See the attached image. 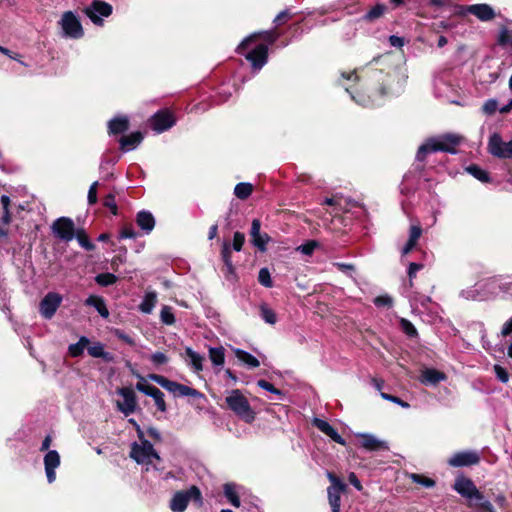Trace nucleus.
Masks as SVG:
<instances>
[{
    "label": "nucleus",
    "mask_w": 512,
    "mask_h": 512,
    "mask_svg": "<svg viewBox=\"0 0 512 512\" xmlns=\"http://www.w3.org/2000/svg\"><path fill=\"white\" fill-rule=\"evenodd\" d=\"M445 379L446 376L444 373L431 368L424 369L420 376L421 383L425 385H436Z\"/></svg>",
    "instance_id": "4be33fe9"
},
{
    "label": "nucleus",
    "mask_w": 512,
    "mask_h": 512,
    "mask_svg": "<svg viewBox=\"0 0 512 512\" xmlns=\"http://www.w3.org/2000/svg\"><path fill=\"white\" fill-rule=\"evenodd\" d=\"M137 435L140 442L132 444L130 457L138 464H149L153 459L159 460L158 453L153 448V445L144 438V432L140 426H137Z\"/></svg>",
    "instance_id": "20e7f679"
},
{
    "label": "nucleus",
    "mask_w": 512,
    "mask_h": 512,
    "mask_svg": "<svg viewBox=\"0 0 512 512\" xmlns=\"http://www.w3.org/2000/svg\"><path fill=\"white\" fill-rule=\"evenodd\" d=\"M62 296L56 292L47 293L39 303V312L45 319H51L62 303Z\"/></svg>",
    "instance_id": "9d476101"
},
{
    "label": "nucleus",
    "mask_w": 512,
    "mask_h": 512,
    "mask_svg": "<svg viewBox=\"0 0 512 512\" xmlns=\"http://www.w3.org/2000/svg\"><path fill=\"white\" fill-rule=\"evenodd\" d=\"M176 396H182V397L189 396L192 398H203L204 397V395L201 392H199L198 390L191 388L189 386L183 385V384L179 385L178 392H177Z\"/></svg>",
    "instance_id": "ea45409f"
},
{
    "label": "nucleus",
    "mask_w": 512,
    "mask_h": 512,
    "mask_svg": "<svg viewBox=\"0 0 512 512\" xmlns=\"http://www.w3.org/2000/svg\"><path fill=\"white\" fill-rule=\"evenodd\" d=\"M245 242V235L241 232H235L233 236L232 247L235 251H241Z\"/></svg>",
    "instance_id": "603ef678"
},
{
    "label": "nucleus",
    "mask_w": 512,
    "mask_h": 512,
    "mask_svg": "<svg viewBox=\"0 0 512 512\" xmlns=\"http://www.w3.org/2000/svg\"><path fill=\"white\" fill-rule=\"evenodd\" d=\"M242 490H243V487L238 486L233 483H227L224 485L225 497L227 498L229 503L236 508L240 507L239 495Z\"/></svg>",
    "instance_id": "b1692460"
},
{
    "label": "nucleus",
    "mask_w": 512,
    "mask_h": 512,
    "mask_svg": "<svg viewBox=\"0 0 512 512\" xmlns=\"http://www.w3.org/2000/svg\"><path fill=\"white\" fill-rule=\"evenodd\" d=\"M88 353L92 357L109 359V354L104 351L103 345L100 343L88 347Z\"/></svg>",
    "instance_id": "37998d69"
},
{
    "label": "nucleus",
    "mask_w": 512,
    "mask_h": 512,
    "mask_svg": "<svg viewBox=\"0 0 512 512\" xmlns=\"http://www.w3.org/2000/svg\"><path fill=\"white\" fill-rule=\"evenodd\" d=\"M117 393L122 397L121 401H117V408L125 416L134 413L137 408V400L134 391L129 387H122L117 390Z\"/></svg>",
    "instance_id": "9b49d317"
},
{
    "label": "nucleus",
    "mask_w": 512,
    "mask_h": 512,
    "mask_svg": "<svg viewBox=\"0 0 512 512\" xmlns=\"http://www.w3.org/2000/svg\"><path fill=\"white\" fill-rule=\"evenodd\" d=\"M129 127V120L126 116H118L111 119L108 123L109 134H120Z\"/></svg>",
    "instance_id": "bb28decb"
},
{
    "label": "nucleus",
    "mask_w": 512,
    "mask_h": 512,
    "mask_svg": "<svg viewBox=\"0 0 512 512\" xmlns=\"http://www.w3.org/2000/svg\"><path fill=\"white\" fill-rule=\"evenodd\" d=\"M422 269V265L418 263H410L408 268V275L410 278V281L416 276V273Z\"/></svg>",
    "instance_id": "338daca9"
},
{
    "label": "nucleus",
    "mask_w": 512,
    "mask_h": 512,
    "mask_svg": "<svg viewBox=\"0 0 512 512\" xmlns=\"http://www.w3.org/2000/svg\"><path fill=\"white\" fill-rule=\"evenodd\" d=\"M316 246H317V243L315 241H309V242L297 247V250L300 251L304 255H311L314 252Z\"/></svg>",
    "instance_id": "864d4df0"
},
{
    "label": "nucleus",
    "mask_w": 512,
    "mask_h": 512,
    "mask_svg": "<svg viewBox=\"0 0 512 512\" xmlns=\"http://www.w3.org/2000/svg\"><path fill=\"white\" fill-rule=\"evenodd\" d=\"M85 304L94 307L102 317L107 318L109 316V311L103 298L98 296H89L86 299Z\"/></svg>",
    "instance_id": "7c9ffc66"
},
{
    "label": "nucleus",
    "mask_w": 512,
    "mask_h": 512,
    "mask_svg": "<svg viewBox=\"0 0 512 512\" xmlns=\"http://www.w3.org/2000/svg\"><path fill=\"white\" fill-rule=\"evenodd\" d=\"M157 303V293L148 291L145 293L142 302L139 305V310L144 314L152 313Z\"/></svg>",
    "instance_id": "c85d7f7f"
},
{
    "label": "nucleus",
    "mask_w": 512,
    "mask_h": 512,
    "mask_svg": "<svg viewBox=\"0 0 512 512\" xmlns=\"http://www.w3.org/2000/svg\"><path fill=\"white\" fill-rule=\"evenodd\" d=\"M454 489L463 497L469 500L473 499L474 494L478 491L475 484L466 477H458L454 483Z\"/></svg>",
    "instance_id": "6ab92c4d"
},
{
    "label": "nucleus",
    "mask_w": 512,
    "mask_h": 512,
    "mask_svg": "<svg viewBox=\"0 0 512 512\" xmlns=\"http://www.w3.org/2000/svg\"><path fill=\"white\" fill-rule=\"evenodd\" d=\"M493 369L499 381H501L502 383H507L509 381V373L504 367L496 364L494 365Z\"/></svg>",
    "instance_id": "09e8293b"
},
{
    "label": "nucleus",
    "mask_w": 512,
    "mask_h": 512,
    "mask_svg": "<svg viewBox=\"0 0 512 512\" xmlns=\"http://www.w3.org/2000/svg\"><path fill=\"white\" fill-rule=\"evenodd\" d=\"M258 281L264 287L270 288L273 285L268 268H261L258 274Z\"/></svg>",
    "instance_id": "a18cd8bd"
},
{
    "label": "nucleus",
    "mask_w": 512,
    "mask_h": 512,
    "mask_svg": "<svg viewBox=\"0 0 512 512\" xmlns=\"http://www.w3.org/2000/svg\"><path fill=\"white\" fill-rule=\"evenodd\" d=\"M185 360L193 372L198 374L203 370V362L205 360L204 356L190 347L185 349Z\"/></svg>",
    "instance_id": "412c9836"
},
{
    "label": "nucleus",
    "mask_w": 512,
    "mask_h": 512,
    "mask_svg": "<svg viewBox=\"0 0 512 512\" xmlns=\"http://www.w3.org/2000/svg\"><path fill=\"white\" fill-rule=\"evenodd\" d=\"M10 222V213H3L2 217L0 218V237L5 238L8 236V225Z\"/></svg>",
    "instance_id": "49530a36"
},
{
    "label": "nucleus",
    "mask_w": 512,
    "mask_h": 512,
    "mask_svg": "<svg viewBox=\"0 0 512 512\" xmlns=\"http://www.w3.org/2000/svg\"><path fill=\"white\" fill-rule=\"evenodd\" d=\"M352 98L360 105L364 107L373 106L376 103L370 99V97H365L363 94H357V96H352Z\"/></svg>",
    "instance_id": "680f3d73"
},
{
    "label": "nucleus",
    "mask_w": 512,
    "mask_h": 512,
    "mask_svg": "<svg viewBox=\"0 0 512 512\" xmlns=\"http://www.w3.org/2000/svg\"><path fill=\"white\" fill-rule=\"evenodd\" d=\"M209 359L214 366L222 367L225 363V350L222 346L209 348Z\"/></svg>",
    "instance_id": "473e14b6"
},
{
    "label": "nucleus",
    "mask_w": 512,
    "mask_h": 512,
    "mask_svg": "<svg viewBox=\"0 0 512 512\" xmlns=\"http://www.w3.org/2000/svg\"><path fill=\"white\" fill-rule=\"evenodd\" d=\"M313 425L318 428L322 433L329 436L333 441L338 444L345 445V440L338 434V432L325 420L314 418Z\"/></svg>",
    "instance_id": "aec40b11"
},
{
    "label": "nucleus",
    "mask_w": 512,
    "mask_h": 512,
    "mask_svg": "<svg viewBox=\"0 0 512 512\" xmlns=\"http://www.w3.org/2000/svg\"><path fill=\"white\" fill-rule=\"evenodd\" d=\"M76 237L81 247L85 248L86 250L94 249V245L90 242L84 233H78Z\"/></svg>",
    "instance_id": "bf43d9fd"
},
{
    "label": "nucleus",
    "mask_w": 512,
    "mask_h": 512,
    "mask_svg": "<svg viewBox=\"0 0 512 512\" xmlns=\"http://www.w3.org/2000/svg\"><path fill=\"white\" fill-rule=\"evenodd\" d=\"M458 14L460 16L471 14L482 22L491 21L496 17L493 7L486 3L459 6Z\"/></svg>",
    "instance_id": "0eeeda50"
},
{
    "label": "nucleus",
    "mask_w": 512,
    "mask_h": 512,
    "mask_svg": "<svg viewBox=\"0 0 512 512\" xmlns=\"http://www.w3.org/2000/svg\"><path fill=\"white\" fill-rule=\"evenodd\" d=\"M234 354L239 361L243 362L250 368H255L260 365L259 360L247 351L235 349Z\"/></svg>",
    "instance_id": "2f4dec72"
},
{
    "label": "nucleus",
    "mask_w": 512,
    "mask_h": 512,
    "mask_svg": "<svg viewBox=\"0 0 512 512\" xmlns=\"http://www.w3.org/2000/svg\"><path fill=\"white\" fill-rule=\"evenodd\" d=\"M53 233L63 241H71L75 236L74 222L66 217L57 219L52 225Z\"/></svg>",
    "instance_id": "f8f14e48"
},
{
    "label": "nucleus",
    "mask_w": 512,
    "mask_h": 512,
    "mask_svg": "<svg viewBox=\"0 0 512 512\" xmlns=\"http://www.w3.org/2000/svg\"><path fill=\"white\" fill-rule=\"evenodd\" d=\"M176 120L174 115L168 110H162L154 114V116L150 120L151 127L157 133L164 132L170 129Z\"/></svg>",
    "instance_id": "2eb2a0df"
},
{
    "label": "nucleus",
    "mask_w": 512,
    "mask_h": 512,
    "mask_svg": "<svg viewBox=\"0 0 512 512\" xmlns=\"http://www.w3.org/2000/svg\"><path fill=\"white\" fill-rule=\"evenodd\" d=\"M105 207L110 209V211L115 215L117 214V205L115 202V197L112 194H108L103 201Z\"/></svg>",
    "instance_id": "13d9d810"
},
{
    "label": "nucleus",
    "mask_w": 512,
    "mask_h": 512,
    "mask_svg": "<svg viewBox=\"0 0 512 512\" xmlns=\"http://www.w3.org/2000/svg\"><path fill=\"white\" fill-rule=\"evenodd\" d=\"M253 191V186L250 183L241 182L234 188V194L241 200L247 199Z\"/></svg>",
    "instance_id": "f704fd0d"
},
{
    "label": "nucleus",
    "mask_w": 512,
    "mask_h": 512,
    "mask_svg": "<svg viewBox=\"0 0 512 512\" xmlns=\"http://www.w3.org/2000/svg\"><path fill=\"white\" fill-rule=\"evenodd\" d=\"M356 436L360 439V446L367 451L388 450L389 448L385 441L378 439L372 434L358 433Z\"/></svg>",
    "instance_id": "f3484780"
},
{
    "label": "nucleus",
    "mask_w": 512,
    "mask_h": 512,
    "mask_svg": "<svg viewBox=\"0 0 512 512\" xmlns=\"http://www.w3.org/2000/svg\"><path fill=\"white\" fill-rule=\"evenodd\" d=\"M97 284L101 286H109L117 281V277L112 273H101L95 277Z\"/></svg>",
    "instance_id": "a19ab883"
},
{
    "label": "nucleus",
    "mask_w": 512,
    "mask_h": 512,
    "mask_svg": "<svg viewBox=\"0 0 512 512\" xmlns=\"http://www.w3.org/2000/svg\"><path fill=\"white\" fill-rule=\"evenodd\" d=\"M487 149L494 157L510 159L512 158V139L504 142L500 134L493 133L489 137Z\"/></svg>",
    "instance_id": "6e6552de"
},
{
    "label": "nucleus",
    "mask_w": 512,
    "mask_h": 512,
    "mask_svg": "<svg viewBox=\"0 0 512 512\" xmlns=\"http://www.w3.org/2000/svg\"><path fill=\"white\" fill-rule=\"evenodd\" d=\"M47 481L53 483L56 479V468L60 465V455L56 450H49L44 457Z\"/></svg>",
    "instance_id": "a211bd4d"
},
{
    "label": "nucleus",
    "mask_w": 512,
    "mask_h": 512,
    "mask_svg": "<svg viewBox=\"0 0 512 512\" xmlns=\"http://www.w3.org/2000/svg\"><path fill=\"white\" fill-rule=\"evenodd\" d=\"M412 478L415 482L422 484L425 487H432L434 486V481L430 478H425L417 474H413Z\"/></svg>",
    "instance_id": "0e129e2a"
},
{
    "label": "nucleus",
    "mask_w": 512,
    "mask_h": 512,
    "mask_svg": "<svg viewBox=\"0 0 512 512\" xmlns=\"http://www.w3.org/2000/svg\"><path fill=\"white\" fill-rule=\"evenodd\" d=\"M346 486H330L327 489L328 500L331 510L340 509L341 507V494L345 491Z\"/></svg>",
    "instance_id": "a878e982"
},
{
    "label": "nucleus",
    "mask_w": 512,
    "mask_h": 512,
    "mask_svg": "<svg viewBox=\"0 0 512 512\" xmlns=\"http://www.w3.org/2000/svg\"><path fill=\"white\" fill-rule=\"evenodd\" d=\"M470 505L478 507L484 510V512H494L491 502L487 500L479 490L474 494L473 499L470 500Z\"/></svg>",
    "instance_id": "c756f323"
},
{
    "label": "nucleus",
    "mask_w": 512,
    "mask_h": 512,
    "mask_svg": "<svg viewBox=\"0 0 512 512\" xmlns=\"http://www.w3.org/2000/svg\"><path fill=\"white\" fill-rule=\"evenodd\" d=\"M142 140L143 135L141 132H133L120 138V147L123 151H131L135 149Z\"/></svg>",
    "instance_id": "5701e85b"
},
{
    "label": "nucleus",
    "mask_w": 512,
    "mask_h": 512,
    "mask_svg": "<svg viewBox=\"0 0 512 512\" xmlns=\"http://www.w3.org/2000/svg\"><path fill=\"white\" fill-rule=\"evenodd\" d=\"M190 500L202 504V495L196 486H191L185 491L176 492L170 500L169 507L173 512H184Z\"/></svg>",
    "instance_id": "423d86ee"
},
{
    "label": "nucleus",
    "mask_w": 512,
    "mask_h": 512,
    "mask_svg": "<svg viewBox=\"0 0 512 512\" xmlns=\"http://www.w3.org/2000/svg\"><path fill=\"white\" fill-rule=\"evenodd\" d=\"M381 397L386 399V400H389L391 402H394V403L400 405L401 407H404V408H408L409 407V404L407 402H404L403 400H401L398 397H395V396H392V395H389V394H386V393H381Z\"/></svg>",
    "instance_id": "69168bd1"
},
{
    "label": "nucleus",
    "mask_w": 512,
    "mask_h": 512,
    "mask_svg": "<svg viewBox=\"0 0 512 512\" xmlns=\"http://www.w3.org/2000/svg\"><path fill=\"white\" fill-rule=\"evenodd\" d=\"M149 378L156 382L158 385H160L162 388L166 389L170 393H172L174 396L177 395L178 388L180 383H177L175 381H171L167 379L166 377L158 374H151L149 375Z\"/></svg>",
    "instance_id": "cd10ccee"
},
{
    "label": "nucleus",
    "mask_w": 512,
    "mask_h": 512,
    "mask_svg": "<svg viewBox=\"0 0 512 512\" xmlns=\"http://www.w3.org/2000/svg\"><path fill=\"white\" fill-rule=\"evenodd\" d=\"M497 107V101L495 99H489L484 103L482 110L485 114L491 115L497 110Z\"/></svg>",
    "instance_id": "5fc2aeb1"
},
{
    "label": "nucleus",
    "mask_w": 512,
    "mask_h": 512,
    "mask_svg": "<svg viewBox=\"0 0 512 512\" xmlns=\"http://www.w3.org/2000/svg\"><path fill=\"white\" fill-rule=\"evenodd\" d=\"M259 37L272 44L278 35L273 30L254 33L245 38L237 48L238 53L243 54L255 70H260L268 58V45L259 43L252 46V43Z\"/></svg>",
    "instance_id": "f257e3e1"
},
{
    "label": "nucleus",
    "mask_w": 512,
    "mask_h": 512,
    "mask_svg": "<svg viewBox=\"0 0 512 512\" xmlns=\"http://www.w3.org/2000/svg\"><path fill=\"white\" fill-rule=\"evenodd\" d=\"M222 259L224 261L227 273L233 274L234 267H233L232 258H231V248L228 243L223 244Z\"/></svg>",
    "instance_id": "4c0bfd02"
},
{
    "label": "nucleus",
    "mask_w": 512,
    "mask_h": 512,
    "mask_svg": "<svg viewBox=\"0 0 512 512\" xmlns=\"http://www.w3.org/2000/svg\"><path fill=\"white\" fill-rule=\"evenodd\" d=\"M374 304L377 307H391L392 306V298L384 295V296H378L374 299Z\"/></svg>",
    "instance_id": "052dcab7"
},
{
    "label": "nucleus",
    "mask_w": 512,
    "mask_h": 512,
    "mask_svg": "<svg viewBox=\"0 0 512 512\" xmlns=\"http://www.w3.org/2000/svg\"><path fill=\"white\" fill-rule=\"evenodd\" d=\"M119 237L121 239H134L137 237V233L131 225L125 226L122 228Z\"/></svg>",
    "instance_id": "4d7b16f0"
},
{
    "label": "nucleus",
    "mask_w": 512,
    "mask_h": 512,
    "mask_svg": "<svg viewBox=\"0 0 512 512\" xmlns=\"http://www.w3.org/2000/svg\"><path fill=\"white\" fill-rule=\"evenodd\" d=\"M58 26L61 30V36L69 39H80L84 36V29L79 16L73 11L62 13Z\"/></svg>",
    "instance_id": "39448f33"
},
{
    "label": "nucleus",
    "mask_w": 512,
    "mask_h": 512,
    "mask_svg": "<svg viewBox=\"0 0 512 512\" xmlns=\"http://www.w3.org/2000/svg\"><path fill=\"white\" fill-rule=\"evenodd\" d=\"M400 324H401L402 330L409 337H414V336L417 335V330H416V328L414 327V325L410 321H408L406 319H401Z\"/></svg>",
    "instance_id": "8fccbe9b"
},
{
    "label": "nucleus",
    "mask_w": 512,
    "mask_h": 512,
    "mask_svg": "<svg viewBox=\"0 0 512 512\" xmlns=\"http://www.w3.org/2000/svg\"><path fill=\"white\" fill-rule=\"evenodd\" d=\"M137 225L146 233H150L155 226V219L148 211H140L136 217Z\"/></svg>",
    "instance_id": "393cba45"
},
{
    "label": "nucleus",
    "mask_w": 512,
    "mask_h": 512,
    "mask_svg": "<svg viewBox=\"0 0 512 512\" xmlns=\"http://www.w3.org/2000/svg\"><path fill=\"white\" fill-rule=\"evenodd\" d=\"M89 339L85 336L80 337L79 341L77 343L71 344L69 346V353L73 357L80 356L84 349L88 346Z\"/></svg>",
    "instance_id": "c9c22d12"
},
{
    "label": "nucleus",
    "mask_w": 512,
    "mask_h": 512,
    "mask_svg": "<svg viewBox=\"0 0 512 512\" xmlns=\"http://www.w3.org/2000/svg\"><path fill=\"white\" fill-rule=\"evenodd\" d=\"M479 462L480 455L474 450L457 452L448 459V464L452 467L472 466Z\"/></svg>",
    "instance_id": "4468645a"
},
{
    "label": "nucleus",
    "mask_w": 512,
    "mask_h": 512,
    "mask_svg": "<svg viewBox=\"0 0 512 512\" xmlns=\"http://www.w3.org/2000/svg\"><path fill=\"white\" fill-rule=\"evenodd\" d=\"M260 230V220L253 219L250 230L251 243L261 252H265L267 250V244L270 242L271 238L267 233H261Z\"/></svg>",
    "instance_id": "dca6fc26"
},
{
    "label": "nucleus",
    "mask_w": 512,
    "mask_h": 512,
    "mask_svg": "<svg viewBox=\"0 0 512 512\" xmlns=\"http://www.w3.org/2000/svg\"><path fill=\"white\" fill-rule=\"evenodd\" d=\"M161 321L166 325H172L175 322V317L172 308L169 306H163L160 312Z\"/></svg>",
    "instance_id": "c03bdc74"
},
{
    "label": "nucleus",
    "mask_w": 512,
    "mask_h": 512,
    "mask_svg": "<svg viewBox=\"0 0 512 512\" xmlns=\"http://www.w3.org/2000/svg\"><path fill=\"white\" fill-rule=\"evenodd\" d=\"M466 170L469 174H471L473 177H475L476 179H478L479 181H481L483 183H487L490 181L487 171L481 169L480 167H478L476 165H471V166L467 167Z\"/></svg>",
    "instance_id": "e433bc0d"
},
{
    "label": "nucleus",
    "mask_w": 512,
    "mask_h": 512,
    "mask_svg": "<svg viewBox=\"0 0 512 512\" xmlns=\"http://www.w3.org/2000/svg\"><path fill=\"white\" fill-rule=\"evenodd\" d=\"M260 317L268 324L274 325L277 322V315L275 311L270 308L266 303L259 306Z\"/></svg>",
    "instance_id": "72a5a7b5"
},
{
    "label": "nucleus",
    "mask_w": 512,
    "mask_h": 512,
    "mask_svg": "<svg viewBox=\"0 0 512 512\" xmlns=\"http://www.w3.org/2000/svg\"><path fill=\"white\" fill-rule=\"evenodd\" d=\"M462 141V137L457 134H446L437 138H431L422 144L417 151L416 159L423 161L427 154L437 151L456 153L455 147Z\"/></svg>",
    "instance_id": "f03ea898"
},
{
    "label": "nucleus",
    "mask_w": 512,
    "mask_h": 512,
    "mask_svg": "<svg viewBox=\"0 0 512 512\" xmlns=\"http://www.w3.org/2000/svg\"><path fill=\"white\" fill-rule=\"evenodd\" d=\"M421 234L422 229L419 224L411 225L408 241L416 245L417 241L421 237Z\"/></svg>",
    "instance_id": "de8ad7c7"
},
{
    "label": "nucleus",
    "mask_w": 512,
    "mask_h": 512,
    "mask_svg": "<svg viewBox=\"0 0 512 512\" xmlns=\"http://www.w3.org/2000/svg\"><path fill=\"white\" fill-rule=\"evenodd\" d=\"M512 333V318L506 321L502 327L501 335L506 337Z\"/></svg>",
    "instance_id": "774afa93"
},
{
    "label": "nucleus",
    "mask_w": 512,
    "mask_h": 512,
    "mask_svg": "<svg viewBox=\"0 0 512 512\" xmlns=\"http://www.w3.org/2000/svg\"><path fill=\"white\" fill-rule=\"evenodd\" d=\"M257 385L266 390V391H269L279 397H282L283 396V393L282 391H280L279 389L275 388L271 383L267 382L266 380H259L257 382Z\"/></svg>",
    "instance_id": "3c124183"
},
{
    "label": "nucleus",
    "mask_w": 512,
    "mask_h": 512,
    "mask_svg": "<svg viewBox=\"0 0 512 512\" xmlns=\"http://www.w3.org/2000/svg\"><path fill=\"white\" fill-rule=\"evenodd\" d=\"M225 402L227 407L245 422L252 423L255 420L254 410L248 399L239 389L229 391Z\"/></svg>",
    "instance_id": "7ed1b4c3"
},
{
    "label": "nucleus",
    "mask_w": 512,
    "mask_h": 512,
    "mask_svg": "<svg viewBox=\"0 0 512 512\" xmlns=\"http://www.w3.org/2000/svg\"><path fill=\"white\" fill-rule=\"evenodd\" d=\"M498 43L512 48V30L507 28L501 29L498 35Z\"/></svg>",
    "instance_id": "79ce46f5"
},
{
    "label": "nucleus",
    "mask_w": 512,
    "mask_h": 512,
    "mask_svg": "<svg viewBox=\"0 0 512 512\" xmlns=\"http://www.w3.org/2000/svg\"><path fill=\"white\" fill-rule=\"evenodd\" d=\"M87 17L98 26L103 24L102 17H108L112 13V6L103 1H93L91 5L84 9Z\"/></svg>",
    "instance_id": "1a4fd4ad"
},
{
    "label": "nucleus",
    "mask_w": 512,
    "mask_h": 512,
    "mask_svg": "<svg viewBox=\"0 0 512 512\" xmlns=\"http://www.w3.org/2000/svg\"><path fill=\"white\" fill-rule=\"evenodd\" d=\"M386 9L387 8L384 4H376L366 13L364 19L367 21H373L381 17L385 13Z\"/></svg>",
    "instance_id": "58836bf2"
},
{
    "label": "nucleus",
    "mask_w": 512,
    "mask_h": 512,
    "mask_svg": "<svg viewBox=\"0 0 512 512\" xmlns=\"http://www.w3.org/2000/svg\"><path fill=\"white\" fill-rule=\"evenodd\" d=\"M151 361L156 365H163L166 364L168 361L167 356L162 352H156L152 354Z\"/></svg>",
    "instance_id": "e2e57ef3"
},
{
    "label": "nucleus",
    "mask_w": 512,
    "mask_h": 512,
    "mask_svg": "<svg viewBox=\"0 0 512 512\" xmlns=\"http://www.w3.org/2000/svg\"><path fill=\"white\" fill-rule=\"evenodd\" d=\"M98 181H95L91 184L89 191H88V203L90 205H94L97 202V187H98Z\"/></svg>",
    "instance_id": "6e6d98bb"
},
{
    "label": "nucleus",
    "mask_w": 512,
    "mask_h": 512,
    "mask_svg": "<svg viewBox=\"0 0 512 512\" xmlns=\"http://www.w3.org/2000/svg\"><path fill=\"white\" fill-rule=\"evenodd\" d=\"M141 381L136 384V389L154 399L155 405L161 412H166L167 407L164 400V393L157 387L147 384L143 377L140 376Z\"/></svg>",
    "instance_id": "ddd939ff"
}]
</instances>
